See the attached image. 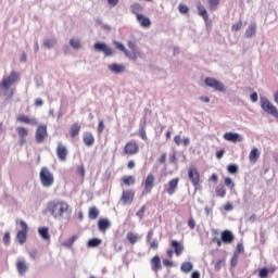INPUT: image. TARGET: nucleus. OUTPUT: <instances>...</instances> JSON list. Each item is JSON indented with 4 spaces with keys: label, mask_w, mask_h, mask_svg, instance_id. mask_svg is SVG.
<instances>
[{
    "label": "nucleus",
    "mask_w": 278,
    "mask_h": 278,
    "mask_svg": "<svg viewBox=\"0 0 278 278\" xmlns=\"http://www.w3.org/2000/svg\"><path fill=\"white\" fill-rule=\"evenodd\" d=\"M39 179L43 188H51L55 184V177L49 167H41L39 173Z\"/></svg>",
    "instance_id": "obj_4"
},
{
    "label": "nucleus",
    "mask_w": 278,
    "mask_h": 278,
    "mask_svg": "<svg viewBox=\"0 0 278 278\" xmlns=\"http://www.w3.org/2000/svg\"><path fill=\"white\" fill-rule=\"evenodd\" d=\"M55 39H46L43 41V47H46V49H51V47H55Z\"/></svg>",
    "instance_id": "obj_41"
},
{
    "label": "nucleus",
    "mask_w": 278,
    "mask_h": 278,
    "mask_svg": "<svg viewBox=\"0 0 278 278\" xmlns=\"http://www.w3.org/2000/svg\"><path fill=\"white\" fill-rule=\"evenodd\" d=\"M89 218L90 220H97V218H99V208H97V206L89 208Z\"/></svg>",
    "instance_id": "obj_35"
},
{
    "label": "nucleus",
    "mask_w": 278,
    "mask_h": 278,
    "mask_svg": "<svg viewBox=\"0 0 278 278\" xmlns=\"http://www.w3.org/2000/svg\"><path fill=\"white\" fill-rule=\"evenodd\" d=\"M77 236L74 235L72 236L70 239H67L64 243L63 247H65V249H73V244H75V242H77Z\"/></svg>",
    "instance_id": "obj_34"
},
{
    "label": "nucleus",
    "mask_w": 278,
    "mask_h": 278,
    "mask_svg": "<svg viewBox=\"0 0 278 278\" xmlns=\"http://www.w3.org/2000/svg\"><path fill=\"white\" fill-rule=\"evenodd\" d=\"M77 175H79L83 179L86 177V167H84V165H79L77 167Z\"/></svg>",
    "instance_id": "obj_45"
},
{
    "label": "nucleus",
    "mask_w": 278,
    "mask_h": 278,
    "mask_svg": "<svg viewBox=\"0 0 278 278\" xmlns=\"http://www.w3.org/2000/svg\"><path fill=\"white\" fill-rule=\"evenodd\" d=\"M10 240H11L10 232H5L3 236L4 244H10Z\"/></svg>",
    "instance_id": "obj_55"
},
{
    "label": "nucleus",
    "mask_w": 278,
    "mask_h": 278,
    "mask_svg": "<svg viewBox=\"0 0 278 278\" xmlns=\"http://www.w3.org/2000/svg\"><path fill=\"white\" fill-rule=\"evenodd\" d=\"M235 239L236 237H233V233L231 231L225 230L222 232V242H224V244H231Z\"/></svg>",
    "instance_id": "obj_22"
},
{
    "label": "nucleus",
    "mask_w": 278,
    "mask_h": 278,
    "mask_svg": "<svg viewBox=\"0 0 278 278\" xmlns=\"http://www.w3.org/2000/svg\"><path fill=\"white\" fill-rule=\"evenodd\" d=\"M160 164H165L166 163V153H162V155L159 159Z\"/></svg>",
    "instance_id": "obj_61"
},
{
    "label": "nucleus",
    "mask_w": 278,
    "mask_h": 278,
    "mask_svg": "<svg viewBox=\"0 0 278 278\" xmlns=\"http://www.w3.org/2000/svg\"><path fill=\"white\" fill-rule=\"evenodd\" d=\"M56 156L60 162H66V157H68V148L63 143H59L56 147Z\"/></svg>",
    "instance_id": "obj_14"
},
{
    "label": "nucleus",
    "mask_w": 278,
    "mask_h": 278,
    "mask_svg": "<svg viewBox=\"0 0 278 278\" xmlns=\"http://www.w3.org/2000/svg\"><path fill=\"white\" fill-rule=\"evenodd\" d=\"M49 136V132L47 130V125H39L36 130V142L38 144H41V142H45V139Z\"/></svg>",
    "instance_id": "obj_11"
},
{
    "label": "nucleus",
    "mask_w": 278,
    "mask_h": 278,
    "mask_svg": "<svg viewBox=\"0 0 278 278\" xmlns=\"http://www.w3.org/2000/svg\"><path fill=\"white\" fill-rule=\"evenodd\" d=\"M99 244H101V239L93 238L88 241L87 247L89 249H94V248L99 247Z\"/></svg>",
    "instance_id": "obj_37"
},
{
    "label": "nucleus",
    "mask_w": 278,
    "mask_h": 278,
    "mask_svg": "<svg viewBox=\"0 0 278 278\" xmlns=\"http://www.w3.org/2000/svg\"><path fill=\"white\" fill-rule=\"evenodd\" d=\"M137 21L141 25V27H144L146 29H149V27H151V20L143 14L138 15Z\"/></svg>",
    "instance_id": "obj_23"
},
{
    "label": "nucleus",
    "mask_w": 278,
    "mask_h": 278,
    "mask_svg": "<svg viewBox=\"0 0 278 278\" xmlns=\"http://www.w3.org/2000/svg\"><path fill=\"white\" fill-rule=\"evenodd\" d=\"M219 3H220V0H208L210 10H214L215 8H218Z\"/></svg>",
    "instance_id": "obj_48"
},
{
    "label": "nucleus",
    "mask_w": 278,
    "mask_h": 278,
    "mask_svg": "<svg viewBox=\"0 0 278 278\" xmlns=\"http://www.w3.org/2000/svg\"><path fill=\"white\" fill-rule=\"evenodd\" d=\"M47 210L53 218L61 220L64 216H71V205L62 200H53L48 202Z\"/></svg>",
    "instance_id": "obj_1"
},
{
    "label": "nucleus",
    "mask_w": 278,
    "mask_h": 278,
    "mask_svg": "<svg viewBox=\"0 0 278 278\" xmlns=\"http://www.w3.org/2000/svg\"><path fill=\"white\" fill-rule=\"evenodd\" d=\"M237 251H238V253H243L244 252V245H242V243H238L237 244Z\"/></svg>",
    "instance_id": "obj_62"
},
{
    "label": "nucleus",
    "mask_w": 278,
    "mask_h": 278,
    "mask_svg": "<svg viewBox=\"0 0 278 278\" xmlns=\"http://www.w3.org/2000/svg\"><path fill=\"white\" fill-rule=\"evenodd\" d=\"M126 238L130 244H136V242L140 240V237H138V235L134 233L132 231L127 232Z\"/></svg>",
    "instance_id": "obj_33"
},
{
    "label": "nucleus",
    "mask_w": 278,
    "mask_h": 278,
    "mask_svg": "<svg viewBox=\"0 0 278 278\" xmlns=\"http://www.w3.org/2000/svg\"><path fill=\"white\" fill-rule=\"evenodd\" d=\"M83 141L86 147H92V144H94V135H92V132H85Z\"/></svg>",
    "instance_id": "obj_25"
},
{
    "label": "nucleus",
    "mask_w": 278,
    "mask_h": 278,
    "mask_svg": "<svg viewBox=\"0 0 278 278\" xmlns=\"http://www.w3.org/2000/svg\"><path fill=\"white\" fill-rule=\"evenodd\" d=\"M191 278H201V273H199V271H193V273L191 274Z\"/></svg>",
    "instance_id": "obj_64"
},
{
    "label": "nucleus",
    "mask_w": 278,
    "mask_h": 278,
    "mask_svg": "<svg viewBox=\"0 0 278 278\" xmlns=\"http://www.w3.org/2000/svg\"><path fill=\"white\" fill-rule=\"evenodd\" d=\"M70 45L76 50L81 49V41H79V39H71Z\"/></svg>",
    "instance_id": "obj_39"
},
{
    "label": "nucleus",
    "mask_w": 278,
    "mask_h": 278,
    "mask_svg": "<svg viewBox=\"0 0 278 278\" xmlns=\"http://www.w3.org/2000/svg\"><path fill=\"white\" fill-rule=\"evenodd\" d=\"M110 227H112V223L110 222V219H108V218H100L98 220V229L102 233H105V231H108V229H110Z\"/></svg>",
    "instance_id": "obj_20"
},
{
    "label": "nucleus",
    "mask_w": 278,
    "mask_h": 278,
    "mask_svg": "<svg viewBox=\"0 0 278 278\" xmlns=\"http://www.w3.org/2000/svg\"><path fill=\"white\" fill-rule=\"evenodd\" d=\"M143 8L140 3L135 2L130 5V11L132 14H135L136 18H138V16H141L142 14L140 12H142Z\"/></svg>",
    "instance_id": "obj_28"
},
{
    "label": "nucleus",
    "mask_w": 278,
    "mask_h": 278,
    "mask_svg": "<svg viewBox=\"0 0 278 278\" xmlns=\"http://www.w3.org/2000/svg\"><path fill=\"white\" fill-rule=\"evenodd\" d=\"M136 197V193L134 190H125L122 193V201L125 205H131L134 203V199Z\"/></svg>",
    "instance_id": "obj_16"
},
{
    "label": "nucleus",
    "mask_w": 278,
    "mask_h": 278,
    "mask_svg": "<svg viewBox=\"0 0 278 278\" xmlns=\"http://www.w3.org/2000/svg\"><path fill=\"white\" fill-rule=\"evenodd\" d=\"M150 264L153 273H160V270H162V260L160 258V255L153 256Z\"/></svg>",
    "instance_id": "obj_19"
},
{
    "label": "nucleus",
    "mask_w": 278,
    "mask_h": 278,
    "mask_svg": "<svg viewBox=\"0 0 278 278\" xmlns=\"http://www.w3.org/2000/svg\"><path fill=\"white\" fill-rule=\"evenodd\" d=\"M123 184L124 186H134V184H136V178H134V176H125L123 178Z\"/></svg>",
    "instance_id": "obj_38"
},
{
    "label": "nucleus",
    "mask_w": 278,
    "mask_h": 278,
    "mask_svg": "<svg viewBox=\"0 0 278 278\" xmlns=\"http://www.w3.org/2000/svg\"><path fill=\"white\" fill-rule=\"evenodd\" d=\"M137 153H140V147L138 146V142L130 140L127 141L123 148V154L124 155H137Z\"/></svg>",
    "instance_id": "obj_7"
},
{
    "label": "nucleus",
    "mask_w": 278,
    "mask_h": 278,
    "mask_svg": "<svg viewBox=\"0 0 278 278\" xmlns=\"http://www.w3.org/2000/svg\"><path fill=\"white\" fill-rule=\"evenodd\" d=\"M261 108L266 112V114H270L274 118H278L277 108L266 98H261Z\"/></svg>",
    "instance_id": "obj_6"
},
{
    "label": "nucleus",
    "mask_w": 278,
    "mask_h": 278,
    "mask_svg": "<svg viewBox=\"0 0 278 278\" xmlns=\"http://www.w3.org/2000/svg\"><path fill=\"white\" fill-rule=\"evenodd\" d=\"M17 123H23L24 125H31L33 127H36L38 125V119L30 118L29 116L25 114H20L17 117Z\"/></svg>",
    "instance_id": "obj_17"
},
{
    "label": "nucleus",
    "mask_w": 278,
    "mask_h": 278,
    "mask_svg": "<svg viewBox=\"0 0 278 278\" xmlns=\"http://www.w3.org/2000/svg\"><path fill=\"white\" fill-rule=\"evenodd\" d=\"M139 135L142 140H149V138L147 137V129L144 127L140 128Z\"/></svg>",
    "instance_id": "obj_52"
},
{
    "label": "nucleus",
    "mask_w": 278,
    "mask_h": 278,
    "mask_svg": "<svg viewBox=\"0 0 278 278\" xmlns=\"http://www.w3.org/2000/svg\"><path fill=\"white\" fill-rule=\"evenodd\" d=\"M17 136L20 137L18 144H25L27 142V137L29 136V130L23 126L16 127Z\"/></svg>",
    "instance_id": "obj_15"
},
{
    "label": "nucleus",
    "mask_w": 278,
    "mask_h": 278,
    "mask_svg": "<svg viewBox=\"0 0 278 278\" xmlns=\"http://www.w3.org/2000/svg\"><path fill=\"white\" fill-rule=\"evenodd\" d=\"M109 71H111V73H115L116 75H118L119 73H125V65L112 63L109 65Z\"/></svg>",
    "instance_id": "obj_24"
},
{
    "label": "nucleus",
    "mask_w": 278,
    "mask_h": 278,
    "mask_svg": "<svg viewBox=\"0 0 278 278\" xmlns=\"http://www.w3.org/2000/svg\"><path fill=\"white\" fill-rule=\"evenodd\" d=\"M188 227H189V229H194L197 227V222L194 220V217H192V216L189 217Z\"/></svg>",
    "instance_id": "obj_49"
},
{
    "label": "nucleus",
    "mask_w": 278,
    "mask_h": 278,
    "mask_svg": "<svg viewBox=\"0 0 278 278\" xmlns=\"http://www.w3.org/2000/svg\"><path fill=\"white\" fill-rule=\"evenodd\" d=\"M147 212V206H141L140 210L136 213V216H138V218L142 219L144 218V213Z\"/></svg>",
    "instance_id": "obj_46"
},
{
    "label": "nucleus",
    "mask_w": 278,
    "mask_h": 278,
    "mask_svg": "<svg viewBox=\"0 0 278 278\" xmlns=\"http://www.w3.org/2000/svg\"><path fill=\"white\" fill-rule=\"evenodd\" d=\"M197 10H198L199 16H202V18H204L205 21H208L210 15L207 14V10L205 9V7L203 4L198 3Z\"/></svg>",
    "instance_id": "obj_30"
},
{
    "label": "nucleus",
    "mask_w": 278,
    "mask_h": 278,
    "mask_svg": "<svg viewBox=\"0 0 278 278\" xmlns=\"http://www.w3.org/2000/svg\"><path fill=\"white\" fill-rule=\"evenodd\" d=\"M224 139H226L227 142H242V136L238 132H226Z\"/></svg>",
    "instance_id": "obj_21"
},
{
    "label": "nucleus",
    "mask_w": 278,
    "mask_h": 278,
    "mask_svg": "<svg viewBox=\"0 0 278 278\" xmlns=\"http://www.w3.org/2000/svg\"><path fill=\"white\" fill-rule=\"evenodd\" d=\"M205 86L208 88H213V90H217V92H225V85L217 80L216 78L206 77L204 80Z\"/></svg>",
    "instance_id": "obj_10"
},
{
    "label": "nucleus",
    "mask_w": 278,
    "mask_h": 278,
    "mask_svg": "<svg viewBox=\"0 0 278 278\" xmlns=\"http://www.w3.org/2000/svg\"><path fill=\"white\" fill-rule=\"evenodd\" d=\"M153 188H155V175L150 173L143 180V192L146 194H151V192H153Z\"/></svg>",
    "instance_id": "obj_9"
},
{
    "label": "nucleus",
    "mask_w": 278,
    "mask_h": 278,
    "mask_svg": "<svg viewBox=\"0 0 278 278\" xmlns=\"http://www.w3.org/2000/svg\"><path fill=\"white\" fill-rule=\"evenodd\" d=\"M174 142L177 144V147H179L184 140L181 139V136L177 135L174 137Z\"/></svg>",
    "instance_id": "obj_53"
},
{
    "label": "nucleus",
    "mask_w": 278,
    "mask_h": 278,
    "mask_svg": "<svg viewBox=\"0 0 278 278\" xmlns=\"http://www.w3.org/2000/svg\"><path fill=\"white\" fill-rule=\"evenodd\" d=\"M16 225H20V230L17 231L16 238L21 244H25L27 242V233L29 231V226L23 219L16 220Z\"/></svg>",
    "instance_id": "obj_5"
},
{
    "label": "nucleus",
    "mask_w": 278,
    "mask_h": 278,
    "mask_svg": "<svg viewBox=\"0 0 278 278\" xmlns=\"http://www.w3.org/2000/svg\"><path fill=\"white\" fill-rule=\"evenodd\" d=\"M242 29V22H238L231 26V31H240Z\"/></svg>",
    "instance_id": "obj_51"
},
{
    "label": "nucleus",
    "mask_w": 278,
    "mask_h": 278,
    "mask_svg": "<svg viewBox=\"0 0 278 278\" xmlns=\"http://www.w3.org/2000/svg\"><path fill=\"white\" fill-rule=\"evenodd\" d=\"M21 79V75L17 72H11V74L0 81V90H4V94L8 99L14 97V89H10L13 84H16Z\"/></svg>",
    "instance_id": "obj_2"
},
{
    "label": "nucleus",
    "mask_w": 278,
    "mask_h": 278,
    "mask_svg": "<svg viewBox=\"0 0 278 278\" xmlns=\"http://www.w3.org/2000/svg\"><path fill=\"white\" fill-rule=\"evenodd\" d=\"M150 244V249H153V251H157L160 249V242L157 239H153L152 241L148 242Z\"/></svg>",
    "instance_id": "obj_42"
},
{
    "label": "nucleus",
    "mask_w": 278,
    "mask_h": 278,
    "mask_svg": "<svg viewBox=\"0 0 278 278\" xmlns=\"http://www.w3.org/2000/svg\"><path fill=\"white\" fill-rule=\"evenodd\" d=\"M127 168H129V170H132V168H136V162L134 160H130L127 164Z\"/></svg>",
    "instance_id": "obj_57"
},
{
    "label": "nucleus",
    "mask_w": 278,
    "mask_h": 278,
    "mask_svg": "<svg viewBox=\"0 0 278 278\" xmlns=\"http://www.w3.org/2000/svg\"><path fill=\"white\" fill-rule=\"evenodd\" d=\"M170 247L172 249H174V253L176 255V257H179L180 255L184 254V251H185V247H184V243L177 241V240H172L170 241Z\"/></svg>",
    "instance_id": "obj_18"
},
{
    "label": "nucleus",
    "mask_w": 278,
    "mask_h": 278,
    "mask_svg": "<svg viewBox=\"0 0 278 278\" xmlns=\"http://www.w3.org/2000/svg\"><path fill=\"white\" fill-rule=\"evenodd\" d=\"M222 266H225V261L219 260V261L216 263L215 268H216L217 270H220Z\"/></svg>",
    "instance_id": "obj_58"
},
{
    "label": "nucleus",
    "mask_w": 278,
    "mask_h": 278,
    "mask_svg": "<svg viewBox=\"0 0 278 278\" xmlns=\"http://www.w3.org/2000/svg\"><path fill=\"white\" fill-rule=\"evenodd\" d=\"M192 268H193V265L190 262H185L180 266V270L186 274L191 273Z\"/></svg>",
    "instance_id": "obj_36"
},
{
    "label": "nucleus",
    "mask_w": 278,
    "mask_h": 278,
    "mask_svg": "<svg viewBox=\"0 0 278 278\" xmlns=\"http://www.w3.org/2000/svg\"><path fill=\"white\" fill-rule=\"evenodd\" d=\"M258 277L260 278H268V268L263 267L262 269H260Z\"/></svg>",
    "instance_id": "obj_47"
},
{
    "label": "nucleus",
    "mask_w": 278,
    "mask_h": 278,
    "mask_svg": "<svg viewBox=\"0 0 278 278\" xmlns=\"http://www.w3.org/2000/svg\"><path fill=\"white\" fill-rule=\"evenodd\" d=\"M43 104H45V101H42V99H40V98L36 99V101H35L36 108H40V106H42Z\"/></svg>",
    "instance_id": "obj_60"
},
{
    "label": "nucleus",
    "mask_w": 278,
    "mask_h": 278,
    "mask_svg": "<svg viewBox=\"0 0 278 278\" xmlns=\"http://www.w3.org/2000/svg\"><path fill=\"white\" fill-rule=\"evenodd\" d=\"M227 170L230 173V175H236V173H238V165L230 164L228 165Z\"/></svg>",
    "instance_id": "obj_43"
},
{
    "label": "nucleus",
    "mask_w": 278,
    "mask_h": 278,
    "mask_svg": "<svg viewBox=\"0 0 278 278\" xmlns=\"http://www.w3.org/2000/svg\"><path fill=\"white\" fill-rule=\"evenodd\" d=\"M154 231L153 229H150L147 235V242H151L153 240Z\"/></svg>",
    "instance_id": "obj_54"
},
{
    "label": "nucleus",
    "mask_w": 278,
    "mask_h": 278,
    "mask_svg": "<svg viewBox=\"0 0 278 278\" xmlns=\"http://www.w3.org/2000/svg\"><path fill=\"white\" fill-rule=\"evenodd\" d=\"M96 51H102L106 58L114 55V49L103 42H96L93 46Z\"/></svg>",
    "instance_id": "obj_12"
},
{
    "label": "nucleus",
    "mask_w": 278,
    "mask_h": 278,
    "mask_svg": "<svg viewBox=\"0 0 278 278\" xmlns=\"http://www.w3.org/2000/svg\"><path fill=\"white\" fill-rule=\"evenodd\" d=\"M249 160L253 164H255V162H257V160H260V150L257 148H253L251 150L250 155H249Z\"/></svg>",
    "instance_id": "obj_32"
},
{
    "label": "nucleus",
    "mask_w": 278,
    "mask_h": 278,
    "mask_svg": "<svg viewBox=\"0 0 278 278\" xmlns=\"http://www.w3.org/2000/svg\"><path fill=\"white\" fill-rule=\"evenodd\" d=\"M252 103H257V92H253L250 96Z\"/></svg>",
    "instance_id": "obj_59"
},
{
    "label": "nucleus",
    "mask_w": 278,
    "mask_h": 278,
    "mask_svg": "<svg viewBox=\"0 0 278 278\" xmlns=\"http://www.w3.org/2000/svg\"><path fill=\"white\" fill-rule=\"evenodd\" d=\"M215 192H216L217 197H220V198H223V197H225V194H227V190L223 186L217 187L215 189Z\"/></svg>",
    "instance_id": "obj_40"
},
{
    "label": "nucleus",
    "mask_w": 278,
    "mask_h": 278,
    "mask_svg": "<svg viewBox=\"0 0 278 278\" xmlns=\"http://www.w3.org/2000/svg\"><path fill=\"white\" fill-rule=\"evenodd\" d=\"M188 178L193 188H199V186H201V174L197 167H190L188 169Z\"/></svg>",
    "instance_id": "obj_8"
},
{
    "label": "nucleus",
    "mask_w": 278,
    "mask_h": 278,
    "mask_svg": "<svg viewBox=\"0 0 278 278\" xmlns=\"http://www.w3.org/2000/svg\"><path fill=\"white\" fill-rule=\"evenodd\" d=\"M80 131H81V125H79V123H74L70 128L71 138H77Z\"/></svg>",
    "instance_id": "obj_26"
},
{
    "label": "nucleus",
    "mask_w": 278,
    "mask_h": 278,
    "mask_svg": "<svg viewBox=\"0 0 278 278\" xmlns=\"http://www.w3.org/2000/svg\"><path fill=\"white\" fill-rule=\"evenodd\" d=\"M224 181H225V186H227V188L233 189L235 186H236V185L233 184V180H231L230 177H226Z\"/></svg>",
    "instance_id": "obj_50"
},
{
    "label": "nucleus",
    "mask_w": 278,
    "mask_h": 278,
    "mask_svg": "<svg viewBox=\"0 0 278 278\" xmlns=\"http://www.w3.org/2000/svg\"><path fill=\"white\" fill-rule=\"evenodd\" d=\"M116 49L118 51H122L126 55L128 60H131L132 62H136L138 58H142V53L138 51V46H136V42L134 41H128V48L132 51L130 52L129 50L125 49V46L118 41L114 42Z\"/></svg>",
    "instance_id": "obj_3"
},
{
    "label": "nucleus",
    "mask_w": 278,
    "mask_h": 278,
    "mask_svg": "<svg viewBox=\"0 0 278 278\" xmlns=\"http://www.w3.org/2000/svg\"><path fill=\"white\" fill-rule=\"evenodd\" d=\"M16 268H17V273L23 276L27 273V269H28L27 263L25 261H17Z\"/></svg>",
    "instance_id": "obj_31"
},
{
    "label": "nucleus",
    "mask_w": 278,
    "mask_h": 278,
    "mask_svg": "<svg viewBox=\"0 0 278 278\" xmlns=\"http://www.w3.org/2000/svg\"><path fill=\"white\" fill-rule=\"evenodd\" d=\"M178 10L180 14H188L190 12V9L186 4H179Z\"/></svg>",
    "instance_id": "obj_44"
},
{
    "label": "nucleus",
    "mask_w": 278,
    "mask_h": 278,
    "mask_svg": "<svg viewBox=\"0 0 278 278\" xmlns=\"http://www.w3.org/2000/svg\"><path fill=\"white\" fill-rule=\"evenodd\" d=\"M163 264L164 266H167V267H173V261H169V260H163Z\"/></svg>",
    "instance_id": "obj_63"
},
{
    "label": "nucleus",
    "mask_w": 278,
    "mask_h": 278,
    "mask_svg": "<svg viewBox=\"0 0 278 278\" xmlns=\"http://www.w3.org/2000/svg\"><path fill=\"white\" fill-rule=\"evenodd\" d=\"M177 188H179V178H173L167 182V186H165V192L173 197L175 192H177Z\"/></svg>",
    "instance_id": "obj_13"
},
{
    "label": "nucleus",
    "mask_w": 278,
    "mask_h": 278,
    "mask_svg": "<svg viewBox=\"0 0 278 278\" xmlns=\"http://www.w3.org/2000/svg\"><path fill=\"white\" fill-rule=\"evenodd\" d=\"M257 31V25L255 23H251L245 30V38H253Z\"/></svg>",
    "instance_id": "obj_27"
},
{
    "label": "nucleus",
    "mask_w": 278,
    "mask_h": 278,
    "mask_svg": "<svg viewBox=\"0 0 278 278\" xmlns=\"http://www.w3.org/2000/svg\"><path fill=\"white\" fill-rule=\"evenodd\" d=\"M39 236H41L42 240H46L47 242H51V235H49V228L48 227H41L38 229Z\"/></svg>",
    "instance_id": "obj_29"
},
{
    "label": "nucleus",
    "mask_w": 278,
    "mask_h": 278,
    "mask_svg": "<svg viewBox=\"0 0 278 278\" xmlns=\"http://www.w3.org/2000/svg\"><path fill=\"white\" fill-rule=\"evenodd\" d=\"M103 129H105V125L103 124V121H100L98 125V131L103 134Z\"/></svg>",
    "instance_id": "obj_56"
}]
</instances>
